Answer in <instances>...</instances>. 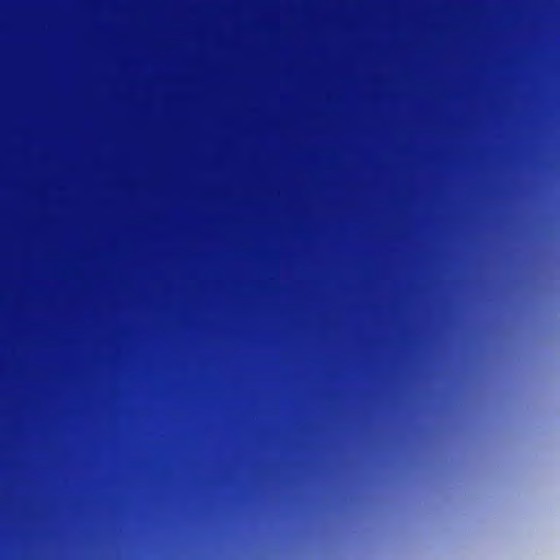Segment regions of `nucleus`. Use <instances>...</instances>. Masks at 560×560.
I'll return each mask as SVG.
<instances>
[{
    "label": "nucleus",
    "instance_id": "nucleus-1",
    "mask_svg": "<svg viewBox=\"0 0 560 560\" xmlns=\"http://www.w3.org/2000/svg\"><path fill=\"white\" fill-rule=\"evenodd\" d=\"M235 327H245V0H235ZM203 280H207L206 278Z\"/></svg>",
    "mask_w": 560,
    "mask_h": 560
},
{
    "label": "nucleus",
    "instance_id": "nucleus-2",
    "mask_svg": "<svg viewBox=\"0 0 560 560\" xmlns=\"http://www.w3.org/2000/svg\"><path fill=\"white\" fill-rule=\"evenodd\" d=\"M260 110H301V107H249L247 105V139L249 138V118ZM249 170V145L247 144V171ZM249 207V189L247 188V208ZM247 445L249 444V280H256L249 269V215L247 214ZM260 280H281L280 278H261ZM249 455L247 454V467ZM249 497V481L247 480V498Z\"/></svg>",
    "mask_w": 560,
    "mask_h": 560
}]
</instances>
